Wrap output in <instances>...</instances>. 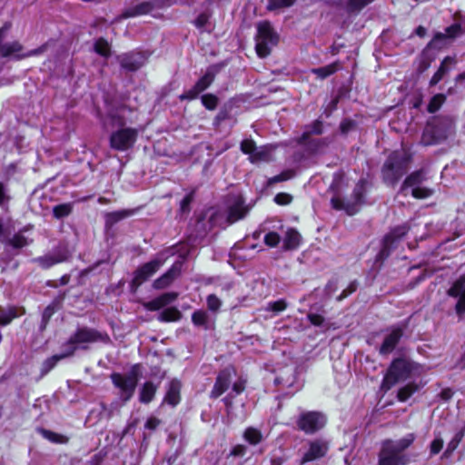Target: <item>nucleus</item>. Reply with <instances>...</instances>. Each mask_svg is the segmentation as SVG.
I'll use <instances>...</instances> for the list:
<instances>
[{
	"label": "nucleus",
	"mask_w": 465,
	"mask_h": 465,
	"mask_svg": "<svg viewBox=\"0 0 465 465\" xmlns=\"http://www.w3.org/2000/svg\"><path fill=\"white\" fill-rule=\"evenodd\" d=\"M415 436L411 433L398 440H385L378 455L377 465H407L410 458L404 453L414 441Z\"/></svg>",
	"instance_id": "f257e3e1"
},
{
	"label": "nucleus",
	"mask_w": 465,
	"mask_h": 465,
	"mask_svg": "<svg viewBox=\"0 0 465 465\" xmlns=\"http://www.w3.org/2000/svg\"><path fill=\"white\" fill-rule=\"evenodd\" d=\"M412 162V154L405 149L393 151L386 159L381 174L383 181L395 186L399 180L408 172Z\"/></svg>",
	"instance_id": "f03ea898"
},
{
	"label": "nucleus",
	"mask_w": 465,
	"mask_h": 465,
	"mask_svg": "<svg viewBox=\"0 0 465 465\" xmlns=\"http://www.w3.org/2000/svg\"><path fill=\"white\" fill-rule=\"evenodd\" d=\"M110 337L106 332L99 331L86 326L79 327L62 345L65 355L73 356L77 350H88L89 345L95 342L108 343Z\"/></svg>",
	"instance_id": "7ed1b4c3"
},
{
	"label": "nucleus",
	"mask_w": 465,
	"mask_h": 465,
	"mask_svg": "<svg viewBox=\"0 0 465 465\" xmlns=\"http://www.w3.org/2000/svg\"><path fill=\"white\" fill-rule=\"evenodd\" d=\"M455 123L450 116H441L428 124L421 135V143L430 145L446 139L454 133Z\"/></svg>",
	"instance_id": "20e7f679"
},
{
	"label": "nucleus",
	"mask_w": 465,
	"mask_h": 465,
	"mask_svg": "<svg viewBox=\"0 0 465 465\" xmlns=\"http://www.w3.org/2000/svg\"><path fill=\"white\" fill-rule=\"evenodd\" d=\"M114 124L119 128L114 131L109 138L110 147L114 150L124 152L134 145L138 131L135 128L124 127V120L122 117L113 116Z\"/></svg>",
	"instance_id": "39448f33"
},
{
	"label": "nucleus",
	"mask_w": 465,
	"mask_h": 465,
	"mask_svg": "<svg viewBox=\"0 0 465 465\" xmlns=\"http://www.w3.org/2000/svg\"><path fill=\"white\" fill-rule=\"evenodd\" d=\"M140 376V365H134L127 374L114 372L111 374L113 384L121 391L120 398L124 402L128 401L134 393Z\"/></svg>",
	"instance_id": "423d86ee"
},
{
	"label": "nucleus",
	"mask_w": 465,
	"mask_h": 465,
	"mask_svg": "<svg viewBox=\"0 0 465 465\" xmlns=\"http://www.w3.org/2000/svg\"><path fill=\"white\" fill-rule=\"evenodd\" d=\"M257 30L256 53L259 57L264 58L271 54L272 48L277 45L279 35L267 21L260 23L257 26Z\"/></svg>",
	"instance_id": "0eeeda50"
},
{
	"label": "nucleus",
	"mask_w": 465,
	"mask_h": 465,
	"mask_svg": "<svg viewBox=\"0 0 465 465\" xmlns=\"http://www.w3.org/2000/svg\"><path fill=\"white\" fill-rule=\"evenodd\" d=\"M411 371V363L407 360L401 358L394 360L383 378L381 389L385 391L391 390L396 383L407 380Z\"/></svg>",
	"instance_id": "6e6552de"
},
{
	"label": "nucleus",
	"mask_w": 465,
	"mask_h": 465,
	"mask_svg": "<svg viewBox=\"0 0 465 465\" xmlns=\"http://www.w3.org/2000/svg\"><path fill=\"white\" fill-rule=\"evenodd\" d=\"M175 3L183 4V0H147L125 8L120 15L119 19H127L152 13L153 10L163 9Z\"/></svg>",
	"instance_id": "1a4fd4ad"
},
{
	"label": "nucleus",
	"mask_w": 465,
	"mask_h": 465,
	"mask_svg": "<svg viewBox=\"0 0 465 465\" xmlns=\"http://www.w3.org/2000/svg\"><path fill=\"white\" fill-rule=\"evenodd\" d=\"M326 416L321 411H302L297 418V428L306 434H314L326 424Z\"/></svg>",
	"instance_id": "9d476101"
},
{
	"label": "nucleus",
	"mask_w": 465,
	"mask_h": 465,
	"mask_svg": "<svg viewBox=\"0 0 465 465\" xmlns=\"http://www.w3.org/2000/svg\"><path fill=\"white\" fill-rule=\"evenodd\" d=\"M247 213L248 208L244 206L241 199H238L228 207L226 212L215 213L212 219L214 223H216L219 218L224 219V223H221L220 225L227 226L244 218Z\"/></svg>",
	"instance_id": "9b49d317"
},
{
	"label": "nucleus",
	"mask_w": 465,
	"mask_h": 465,
	"mask_svg": "<svg viewBox=\"0 0 465 465\" xmlns=\"http://www.w3.org/2000/svg\"><path fill=\"white\" fill-rule=\"evenodd\" d=\"M307 444L308 450L303 453L300 460L301 465L324 457L329 450L328 441L322 439L311 440Z\"/></svg>",
	"instance_id": "f8f14e48"
},
{
	"label": "nucleus",
	"mask_w": 465,
	"mask_h": 465,
	"mask_svg": "<svg viewBox=\"0 0 465 465\" xmlns=\"http://www.w3.org/2000/svg\"><path fill=\"white\" fill-rule=\"evenodd\" d=\"M460 35H461V27L460 25L454 24L447 27L444 33H437L429 43L428 47L440 50L448 46Z\"/></svg>",
	"instance_id": "ddd939ff"
},
{
	"label": "nucleus",
	"mask_w": 465,
	"mask_h": 465,
	"mask_svg": "<svg viewBox=\"0 0 465 465\" xmlns=\"http://www.w3.org/2000/svg\"><path fill=\"white\" fill-rule=\"evenodd\" d=\"M409 230L410 227L406 223L393 228L389 233H387L384 236L382 241V248L380 251L379 255L381 258L388 257L394 243L400 241L403 236H405Z\"/></svg>",
	"instance_id": "4468645a"
},
{
	"label": "nucleus",
	"mask_w": 465,
	"mask_h": 465,
	"mask_svg": "<svg viewBox=\"0 0 465 465\" xmlns=\"http://www.w3.org/2000/svg\"><path fill=\"white\" fill-rule=\"evenodd\" d=\"M71 254L64 245L58 246L53 252L47 253L44 256L35 259V262L44 269H48L51 266L66 262L69 260Z\"/></svg>",
	"instance_id": "2eb2a0df"
},
{
	"label": "nucleus",
	"mask_w": 465,
	"mask_h": 465,
	"mask_svg": "<svg viewBox=\"0 0 465 465\" xmlns=\"http://www.w3.org/2000/svg\"><path fill=\"white\" fill-rule=\"evenodd\" d=\"M161 260L155 259L144 263L134 272L132 284L138 287L155 273L163 265Z\"/></svg>",
	"instance_id": "dca6fc26"
},
{
	"label": "nucleus",
	"mask_w": 465,
	"mask_h": 465,
	"mask_svg": "<svg viewBox=\"0 0 465 465\" xmlns=\"http://www.w3.org/2000/svg\"><path fill=\"white\" fill-rule=\"evenodd\" d=\"M232 369L225 368L221 371L215 380L214 385L210 392V398L216 399L223 394L232 382Z\"/></svg>",
	"instance_id": "f3484780"
},
{
	"label": "nucleus",
	"mask_w": 465,
	"mask_h": 465,
	"mask_svg": "<svg viewBox=\"0 0 465 465\" xmlns=\"http://www.w3.org/2000/svg\"><path fill=\"white\" fill-rule=\"evenodd\" d=\"M406 324L402 326L391 327L390 332L385 336L384 341L381 345V354H389L395 349L400 340L403 336Z\"/></svg>",
	"instance_id": "a211bd4d"
},
{
	"label": "nucleus",
	"mask_w": 465,
	"mask_h": 465,
	"mask_svg": "<svg viewBox=\"0 0 465 465\" xmlns=\"http://www.w3.org/2000/svg\"><path fill=\"white\" fill-rule=\"evenodd\" d=\"M448 295L458 299L456 303V312L460 316L465 311V276H460L448 290Z\"/></svg>",
	"instance_id": "6ab92c4d"
},
{
	"label": "nucleus",
	"mask_w": 465,
	"mask_h": 465,
	"mask_svg": "<svg viewBox=\"0 0 465 465\" xmlns=\"http://www.w3.org/2000/svg\"><path fill=\"white\" fill-rule=\"evenodd\" d=\"M11 24L5 23L1 28H0V43H2L5 33L10 29ZM24 47L23 45L17 42H10L5 44H0V54L2 57H8L11 55H15L17 59H19L17 56L18 54L23 51Z\"/></svg>",
	"instance_id": "aec40b11"
},
{
	"label": "nucleus",
	"mask_w": 465,
	"mask_h": 465,
	"mask_svg": "<svg viewBox=\"0 0 465 465\" xmlns=\"http://www.w3.org/2000/svg\"><path fill=\"white\" fill-rule=\"evenodd\" d=\"M121 66L130 72L137 71L144 64V57L141 53H126L117 57Z\"/></svg>",
	"instance_id": "412c9836"
},
{
	"label": "nucleus",
	"mask_w": 465,
	"mask_h": 465,
	"mask_svg": "<svg viewBox=\"0 0 465 465\" xmlns=\"http://www.w3.org/2000/svg\"><path fill=\"white\" fill-rule=\"evenodd\" d=\"M182 262H176L173 263L164 274L153 282V287L157 290L168 287L173 282V280L179 276L182 270Z\"/></svg>",
	"instance_id": "4be33fe9"
},
{
	"label": "nucleus",
	"mask_w": 465,
	"mask_h": 465,
	"mask_svg": "<svg viewBox=\"0 0 465 465\" xmlns=\"http://www.w3.org/2000/svg\"><path fill=\"white\" fill-rule=\"evenodd\" d=\"M178 298V293L175 292H165L156 297L155 299L144 303V308L149 311H158L168 304L173 302Z\"/></svg>",
	"instance_id": "5701e85b"
},
{
	"label": "nucleus",
	"mask_w": 465,
	"mask_h": 465,
	"mask_svg": "<svg viewBox=\"0 0 465 465\" xmlns=\"http://www.w3.org/2000/svg\"><path fill=\"white\" fill-rule=\"evenodd\" d=\"M181 382L177 380H173L168 386L167 392L164 396L163 402L171 406H176L181 400Z\"/></svg>",
	"instance_id": "b1692460"
},
{
	"label": "nucleus",
	"mask_w": 465,
	"mask_h": 465,
	"mask_svg": "<svg viewBox=\"0 0 465 465\" xmlns=\"http://www.w3.org/2000/svg\"><path fill=\"white\" fill-rule=\"evenodd\" d=\"M425 180V172L424 170H418L411 174H409L405 180L403 181L401 192H404L409 187H417L419 184H420Z\"/></svg>",
	"instance_id": "393cba45"
},
{
	"label": "nucleus",
	"mask_w": 465,
	"mask_h": 465,
	"mask_svg": "<svg viewBox=\"0 0 465 465\" xmlns=\"http://www.w3.org/2000/svg\"><path fill=\"white\" fill-rule=\"evenodd\" d=\"M455 64V61L453 58L448 56L445 57L444 60L441 62L440 68L437 70V72L433 74L430 81V85L433 86L436 85L447 74V72L450 70V68Z\"/></svg>",
	"instance_id": "a878e982"
},
{
	"label": "nucleus",
	"mask_w": 465,
	"mask_h": 465,
	"mask_svg": "<svg viewBox=\"0 0 465 465\" xmlns=\"http://www.w3.org/2000/svg\"><path fill=\"white\" fill-rule=\"evenodd\" d=\"M156 391L157 386L152 381L144 382L140 390L139 401L144 404L151 402L154 398Z\"/></svg>",
	"instance_id": "bb28decb"
},
{
	"label": "nucleus",
	"mask_w": 465,
	"mask_h": 465,
	"mask_svg": "<svg viewBox=\"0 0 465 465\" xmlns=\"http://www.w3.org/2000/svg\"><path fill=\"white\" fill-rule=\"evenodd\" d=\"M192 322L197 327L208 330L212 327L210 315L203 310H197L192 314Z\"/></svg>",
	"instance_id": "cd10ccee"
},
{
	"label": "nucleus",
	"mask_w": 465,
	"mask_h": 465,
	"mask_svg": "<svg viewBox=\"0 0 465 465\" xmlns=\"http://www.w3.org/2000/svg\"><path fill=\"white\" fill-rule=\"evenodd\" d=\"M301 234L294 229H289L283 239V247L286 250L296 249L301 242Z\"/></svg>",
	"instance_id": "c85d7f7f"
},
{
	"label": "nucleus",
	"mask_w": 465,
	"mask_h": 465,
	"mask_svg": "<svg viewBox=\"0 0 465 465\" xmlns=\"http://www.w3.org/2000/svg\"><path fill=\"white\" fill-rule=\"evenodd\" d=\"M242 437L251 445H257L263 440L262 431L253 427H248L244 430Z\"/></svg>",
	"instance_id": "c756f323"
},
{
	"label": "nucleus",
	"mask_w": 465,
	"mask_h": 465,
	"mask_svg": "<svg viewBox=\"0 0 465 465\" xmlns=\"http://www.w3.org/2000/svg\"><path fill=\"white\" fill-rule=\"evenodd\" d=\"M133 213H134V212L130 211V210H121V211L108 213L105 214V223L108 226H113L119 221L132 215Z\"/></svg>",
	"instance_id": "7c9ffc66"
},
{
	"label": "nucleus",
	"mask_w": 465,
	"mask_h": 465,
	"mask_svg": "<svg viewBox=\"0 0 465 465\" xmlns=\"http://www.w3.org/2000/svg\"><path fill=\"white\" fill-rule=\"evenodd\" d=\"M182 318V312L175 307L163 310L158 316L161 322H177Z\"/></svg>",
	"instance_id": "2f4dec72"
},
{
	"label": "nucleus",
	"mask_w": 465,
	"mask_h": 465,
	"mask_svg": "<svg viewBox=\"0 0 465 465\" xmlns=\"http://www.w3.org/2000/svg\"><path fill=\"white\" fill-rule=\"evenodd\" d=\"M339 67H340L339 63L334 62L326 66L313 68L312 70V74H316L319 78L324 79V78L333 74L335 72H337Z\"/></svg>",
	"instance_id": "473e14b6"
},
{
	"label": "nucleus",
	"mask_w": 465,
	"mask_h": 465,
	"mask_svg": "<svg viewBox=\"0 0 465 465\" xmlns=\"http://www.w3.org/2000/svg\"><path fill=\"white\" fill-rule=\"evenodd\" d=\"M67 357H70V356L65 355V350H63V352L61 354L54 355V356L46 359L43 362L42 371H41L42 374L45 375V374L48 373L56 365V363L60 360H63Z\"/></svg>",
	"instance_id": "72a5a7b5"
},
{
	"label": "nucleus",
	"mask_w": 465,
	"mask_h": 465,
	"mask_svg": "<svg viewBox=\"0 0 465 465\" xmlns=\"http://www.w3.org/2000/svg\"><path fill=\"white\" fill-rule=\"evenodd\" d=\"M39 432L45 439H46L52 442H54V443H67L68 442V438L64 435L58 434V433H55L54 431H51V430H48L45 429H39Z\"/></svg>",
	"instance_id": "f704fd0d"
},
{
	"label": "nucleus",
	"mask_w": 465,
	"mask_h": 465,
	"mask_svg": "<svg viewBox=\"0 0 465 465\" xmlns=\"http://www.w3.org/2000/svg\"><path fill=\"white\" fill-rule=\"evenodd\" d=\"M418 390L419 386L415 383H408L399 390L397 398L400 401H406Z\"/></svg>",
	"instance_id": "c9c22d12"
},
{
	"label": "nucleus",
	"mask_w": 465,
	"mask_h": 465,
	"mask_svg": "<svg viewBox=\"0 0 465 465\" xmlns=\"http://www.w3.org/2000/svg\"><path fill=\"white\" fill-rule=\"evenodd\" d=\"M94 49L95 53L104 57H109L111 54V47L109 43L107 42V40L102 37L95 41Z\"/></svg>",
	"instance_id": "e433bc0d"
},
{
	"label": "nucleus",
	"mask_w": 465,
	"mask_h": 465,
	"mask_svg": "<svg viewBox=\"0 0 465 465\" xmlns=\"http://www.w3.org/2000/svg\"><path fill=\"white\" fill-rule=\"evenodd\" d=\"M73 211V204L71 203H62L55 205L53 208V214L56 219H62L68 216Z\"/></svg>",
	"instance_id": "4c0bfd02"
},
{
	"label": "nucleus",
	"mask_w": 465,
	"mask_h": 465,
	"mask_svg": "<svg viewBox=\"0 0 465 465\" xmlns=\"http://www.w3.org/2000/svg\"><path fill=\"white\" fill-rule=\"evenodd\" d=\"M295 176V172L292 169L285 170L282 172L280 174L271 177L267 181V185L272 186L274 183L284 182L290 180Z\"/></svg>",
	"instance_id": "58836bf2"
},
{
	"label": "nucleus",
	"mask_w": 465,
	"mask_h": 465,
	"mask_svg": "<svg viewBox=\"0 0 465 465\" xmlns=\"http://www.w3.org/2000/svg\"><path fill=\"white\" fill-rule=\"evenodd\" d=\"M214 74L212 72H207L203 77H201L194 84L196 89L202 93L206 90L213 82Z\"/></svg>",
	"instance_id": "ea45409f"
},
{
	"label": "nucleus",
	"mask_w": 465,
	"mask_h": 465,
	"mask_svg": "<svg viewBox=\"0 0 465 465\" xmlns=\"http://www.w3.org/2000/svg\"><path fill=\"white\" fill-rule=\"evenodd\" d=\"M373 1L374 0H348L346 4V10L349 13H356Z\"/></svg>",
	"instance_id": "a19ab883"
},
{
	"label": "nucleus",
	"mask_w": 465,
	"mask_h": 465,
	"mask_svg": "<svg viewBox=\"0 0 465 465\" xmlns=\"http://www.w3.org/2000/svg\"><path fill=\"white\" fill-rule=\"evenodd\" d=\"M445 100H446V97L444 94H435L430 99V101L428 104V107H427L428 112L431 113V114L437 112L440 108V106L443 104Z\"/></svg>",
	"instance_id": "79ce46f5"
},
{
	"label": "nucleus",
	"mask_w": 465,
	"mask_h": 465,
	"mask_svg": "<svg viewBox=\"0 0 465 465\" xmlns=\"http://www.w3.org/2000/svg\"><path fill=\"white\" fill-rule=\"evenodd\" d=\"M296 0H270L267 5L268 11H277L292 6Z\"/></svg>",
	"instance_id": "37998d69"
},
{
	"label": "nucleus",
	"mask_w": 465,
	"mask_h": 465,
	"mask_svg": "<svg viewBox=\"0 0 465 465\" xmlns=\"http://www.w3.org/2000/svg\"><path fill=\"white\" fill-rule=\"evenodd\" d=\"M307 131L303 133L302 139L305 140L309 136L312 134H322V122L320 120H316L307 126Z\"/></svg>",
	"instance_id": "c03bdc74"
},
{
	"label": "nucleus",
	"mask_w": 465,
	"mask_h": 465,
	"mask_svg": "<svg viewBox=\"0 0 465 465\" xmlns=\"http://www.w3.org/2000/svg\"><path fill=\"white\" fill-rule=\"evenodd\" d=\"M203 106L208 110H214L218 105V98L213 94H206L201 97Z\"/></svg>",
	"instance_id": "a18cd8bd"
},
{
	"label": "nucleus",
	"mask_w": 465,
	"mask_h": 465,
	"mask_svg": "<svg viewBox=\"0 0 465 465\" xmlns=\"http://www.w3.org/2000/svg\"><path fill=\"white\" fill-rule=\"evenodd\" d=\"M287 308V302L285 300L281 299L275 302H271L267 303V306L265 308L268 312H272L274 313H279L281 312H283Z\"/></svg>",
	"instance_id": "49530a36"
},
{
	"label": "nucleus",
	"mask_w": 465,
	"mask_h": 465,
	"mask_svg": "<svg viewBox=\"0 0 465 465\" xmlns=\"http://www.w3.org/2000/svg\"><path fill=\"white\" fill-rule=\"evenodd\" d=\"M463 437V432H458L455 437L451 440V441L448 444L446 450L444 451V456L449 457L450 453L457 448L458 444L460 442Z\"/></svg>",
	"instance_id": "de8ad7c7"
},
{
	"label": "nucleus",
	"mask_w": 465,
	"mask_h": 465,
	"mask_svg": "<svg viewBox=\"0 0 465 465\" xmlns=\"http://www.w3.org/2000/svg\"><path fill=\"white\" fill-rule=\"evenodd\" d=\"M267 159H268V153L262 149L257 150V148L255 149V151L252 153H251V156H249V160L252 163H257L262 161H267Z\"/></svg>",
	"instance_id": "09e8293b"
},
{
	"label": "nucleus",
	"mask_w": 465,
	"mask_h": 465,
	"mask_svg": "<svg viewBox=\"0 0 465 465\" xmlns=\"http://www.w3.org/2000/svg\"><path fill=\"white\" fill-rule=\"evenodd\" d=\"M364 185L363 182H360L356 184L354 190H353V198H354V204H360L362 203L363 195H364Z\"/></svg>",
	"instance_id": "8fccbe9b"
},
{
	"label": "nucleus",
	"mask_w": 465,
	"mask_h": 465,
	"mask_svg": "<svg viewBox=\"0 0 465 465\" xmlns=\"http://www.w3.org/2000/svg\"><path fill=\"white\" fill-rule=\"evenodd\" d=\"M280 241L281 237L275 232H270L264 236V242L269 247H276Z\"/></svg>",
	"instance_id": "3c124183"
},
{
	"label": "nucleus",
	"mask_w": 465,
	"mask_h": 465,
	"mask_svg": "<svg viewBox=\"0 0 465 465\" xmlns=\"http://www.w3.org/2000/svg\"><path fill=\"white\" fill-rule=\"evenodd\" d=\"M222 305L221 300L214 294H210L207 297V307L210 311L216 312Z\"/></svg>",
	"instance_id": "603ef678"
},
{
	"label": "nucleus",
	"mask_w": 465,
	"mask_h": 465,
	"mask_svg": "<svg viewBox=\"0 0 465 465\" xmlns=\"http://www.w3.org/2000/svg\"><path fill=\"white\" fill-rule=\"evenodd\" d=\"M411 194L417 199H424L432 194V190L417 186L412 189Z\"/></svg>",
	"instance_id": "864d4df0"
},
{
	"label": "nucleus",
	"mask_w": 465,
	"mask_h": 465,
	"mask_svg": "<svg viewBox=\"0 0 465 465\" xmlns=\"http://www.w3.org/2000/svg\"><path fill=\"white\" fill-rule=\"evenodd\" d=\"M9 243L15 248H22L27 245V240L24 235L17 233L9 240Z\"/></svg>",
	"instance_id": "5fc2aeb1"
},
{
	"label": "nucleus",
	"mask_w": 465,
	"mask_h": 465,
	"mask_svg": "<svg viewBox=\"0 0 465 465\" xmlns=\"http://www.w3.org/2000/svg\"><path fill=\"white\" fill-rule=\"evenodd\" d=\"M255 149L256 144L254 141L251 139H245L241 143V151L245 154H249V156H251V153H252Z\"/></svg>",
	"instance_id": "6e6d98bb"
},
{
	"label": "nucleus",
	"mask_w": 465,
	"mask_h": 465,
	"mask_svg": "<svg viewBox=\"0 0 465 465\" xmlns=\"http://www.w3.org/2000/svg\"><path fill=\"white\" fill-rule=\"evenodd\" d=\"M292 201V196L287 193H279L274 197V202L279 205L290 204Z\"/></svg>",
	"instance_id": "4d7b16f0"
},
{
	"label": "nucleus",
	"mask_w": 465,
	"mask_h": 465,
	"mask_svg": "<svg viewBox=\"0 0 465 465\" xmlns=\"http://www.w3.org/2000/svg\"><path fill=\"white\" fill-rule=\"evenodd\" d=\"M358 288V282L356 281L351 282L346 289L337 297V301L341 302L350 294L353 293Z\"/></svg>",
	"instance_id": "13d9d810"
},
{
	"label": "nucleus",
	"mask_w": 465,
	"mask_h": 465,
	"mask_svg": "<svg viewBox=\"0 0 465 465\" xmlns=\"http://www.w3.org/2000/svg\"><path fill=\"white\" fill-rule=\"evenodd\" d=\"M209 19L210 15H208L207 13H202L194 20V25L199 29H203L208 24Z\"/></svg>",
	"instance_id": "bf43d9fd"
},
{
	"label": "nucleus",
	"mask_w": 465,
	"mask_h": 465,
	"mask_svg": "<svg viewBox=\"0 0 465 465\" xmlns=\"http://www.w3.org/2000/svg\"><path fill=\"white\" fill-rule=\"evenodd\" d=\"M443 447V440L440 438H436L432 440L430 446V451L431 455L438 454Z\"/></svg>",
	"instance_id": "052dcab7"
},
{
	"label": "nucleus",
	"mask_w": 465,
	"mask_h": 465,
	"mask_svg": "<svg viewBox=\"0 0 465 465\" xmlns=\"http://www.w3.org/2000/svg\"><path fill=\"white\" fill-rule=\"evenodd\" d=\"M199 94H201L197 89L196 87L193 85L191 89L183 92L181 95H180V99L181 100H193L195 98H197V96L199 95Z\"/></svg>",
	"instance_id": "680f3d73"
},
{
	"label": "nucleus",
	"mask_w": 465,
	"mask_h": 465,
	"mask_svg": "<svg viewBox=\"0 0 465 465\" xmlns=\"http://www.w3.org/2000/svg\"><path fill=\"white\" fill-rule=\"evenodd\" d=\"M307 318L309 322L314 326H322L325 321L322 315L312 312H309Z\"/></svg>",
	"instance_id": "e2e57ef3"
},
{
	"label": "nucleus",
	"mask_w": 465,
	"mask_h": 465,
	"mask_svg": "<svg viewBox=\"0 0 465 465\" xmlns=\"http://www.w3.org/2000/svg\"><path fill=\"white\" fill-rule=\"evenodd\" d=\"M331 203L334 209H337V210L345 209L347 211V213L350 214H351L353 213V212L350 211V206L345 205L343 201L339 197H333L331 199Z\"/></svg>",
	"instance_id": "0e129e2a"
},
{
	"label": "nucleus",
	"mask_w": 465,
	"mask_h": 465,
	"mask_svg": "<svg viewBox=\"0 0 465 465\" xmlns=\"http://www.w3.org/2000/svg\"><path fill=\"white\" fill-rule=\"evenodd\" d=\"M193 193H188L181 202V205H180V208H181V211L183 213H187L189 212L190 210V204L191 203L193 202Z\"/></svg>",
	"instance_id": "69168bd1"
},
{
	"label": "nucleus",
	"mask_w": 465,
	"mask_h": 465,
	"mask_svg": "<svg viewBox=\"0 0 465 465\" xmlns=\"http://www.w3.org/2000/svg\"><path fill=\"white\" fill-rule=\"evenodd\" d=\"M15 316V315L11 312H5V310L0 308V324H8Z\"/></svg>",
	"instance_id": "338daca9"
},
{
	"label": "nucleus",
	"mask_w": 465,
	"mask_h": 465,
	"mask_svg": "<svg viewBox=\"0 0 465 465\" xmlns=\"http://www.w3.org/2000/svg\"><path fill=\"white\" fill-rule=\"evenodd\" d=\"M246 450L244 445L237 444L231 450L230 455L233 457H242L245 455Z\"/></svg>",
	"instance_id": "774afa93"
}]
</instances>
